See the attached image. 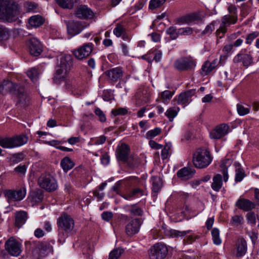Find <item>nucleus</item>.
<instances>
[{
    "label": "nucleus",
    "mask_w": 259,
    "mask_h": 259,
    "mask_svg": "<svg viewBox=\"0 0 259 259\" xmlns=\"http://www.w3.org/2000/svg\"><path fill=\"white\" fill-rule=\"evenodd\" d=\"M72 66V57L70 55H62L60 59L59 68L57 69L53 81L56 83L65 81V87L69 91H72L76 87V80L69 77V73Z\"/></svg>",
    "instance_id": "nucleus-1"
},
{
    "label": "nucleus",
    "mask_w": 259,
    "mask_h": 259,
    "mask_svg": "<svg viewBox=\"0 0 259 259\" xmlns=\"http://www.w3.org/2000/svg\"><path fill=\"white\" fill-rule=\"evenodd\" d=\"M19 14L17 5L9 0H0V19L8 22L16 20Z\"/></svg>",
    "instance_id": "nucleus-2"
},
{
    "label": "nucleus",
    "mask_w": 259,
    "mask_h": 259,
    "mask_svg": "<svg viewBox=\"0 0 259 259\" xmlns=\"http://www.w3.org/2000/svg\"><path fill=\"white\" fill-rule=\"evenodd\" d=\"M212 159L210 152L207 149L198 148L193 154V163L196 168H204L211 163Z\"/></svg>",
    "instance_id": "nucleus-3"
},
{
    "label": "nucleus",
    "mask_w": 259,
    "mask_h": 259,
    "mask_svg": "<svg viewBox=\"0 0 259 259\" xmlns=\"http://www.w3.org/2000/svg\"><path fill=\"white\" fill-rule=\"evenodd\" d=\"M28 137L24 134L17 135L10 138L0 137V146L4 148H14L22 146L26 144Z\"/></svg>",
    "instance_id": "nucleus-4"
},
{
    "label": "nucleus",
    "mask_w": 259,
    "mask_h": 259,
    "mask_svg": "<svg viewBox=\"0 0 259 259\" xmlns=\"http://www.w3.org/2000/svg\"><path fill=\"white\" fill-rule=\"evenodd\" d=\"M196 65V60L190 56L180 58L174 64V67L181 71L193 70Z\"/></svg>",
    "instance_id": "nucleus-5"
},
{
    "label": "nucleus",
    "mask_w": 259,
    "mask_h": 259,
    "mask_svg": "<svg viewBox=\"0 0 259 259\" xmlns=\"http://www.w3.org/2000/svg\"><path fill=\"white\" fill-rule=\"evenodd\" d=\"M38 184L40 187L51 192L55 191L57 187L56 180L49 174H42L38 179Z\"/></svg>",
    "instance_id": "nucleus-6"
},
{
    "label": "nucleus",
    "mask_w": 259,
    "mask_h": 259,
    "mask_svg": "<svg viewBox=\"0 0 259 259\" xmlns=\"http://www.w3.org/2000/svg\"><path fill=\"white\" fill-rule=\"evenodd\" d=\"M237 17L236 15H226L224 16L221 19L220 27L216 31V35L222 38L227 31V27L231 24H234L237 22Z\"/></svg>",
    "instance_id": "nucleus-7"
},
{
    "label": "nucleus",
    "mask_w": 259,
    "mask_h": 259,
    "mask_svg": "<svg viewBox=\"0 0 259 259\" xmlns=\"http://www.w3.org/2000/svg\"><path fill=\"white\" fill-rule=\"evenodd\" d=\"M168 249L165 245L158 243L150 249L149 256L151 259H163L166 257Z\"/></svg>",
    "instance_id": "nucleus-8"
},
{
    "label": "nucleus",
    "mask_w": 259,
    "mask_h": 259,
    "mask_svg": "<svg viewBox=\"0 0 259 259\" xmlns=\"http://www.w3.org/2000/svg\"><path fill=\"white\" fill-rule=\"evenodd\" d=\"M57 225L59 228L66 232H70L74 228V222L70 215L66 213H63L58 219Z\"/></svg>",
    "instance_id": "nucleus-9"
},
{
    "label": "nucleus",
    "mask_w": 259,
    "mask_h": 259,
    "mask_svg": "<svg viewBox=\"0 0 259 259\" xmlns=\"http://www.w3.org/2000/svg\"><path fill=\"white\" fill-rule=\"evenodd\" d=\"M93 46L94 45L91 42L84 44L73 50L72 53L76 59L82 60L90 56L93 51Z\"/></svg>",
    "instance_id": "nucleus-10"
},
{
    "label": "nucleus",
    "mask_w": 259,
    "mask_h": 259,
    "mask_svg": "<svg viewBox=\"0 0 259 259\" xmlns=\"http://www.w3.org/2000/svg\"><path fill=\"white\" fill-rule=\"evenodd\" d=\"M6 250L12 255L17 256L21 252V244L13 237H11L5 243Z\"/></svg>",
    "instance_id": "nucleus-11"
},
{
    "label": "nucleus",
    "mask_w": 259,
    "mask_h": 259,
    "mask_svg": "<svg viewBox=\"0 0 259 259\" xmlns=\"http://www.w3.org/2000/svg\"><path fill=\"white\" fill-rule=\"evenodd\" d=\"M142 221L140 219L131 220L125 227V232L129 236H133L139 232Z\"/></svg>",
    "instance_id": "nucleus-12"
},
{
    "label": "nucleus",
    "mask_w": 259,
    "mask_h": 259,
    "mask_svg": "<svg viewBox=\"0 0 259 259\" xmlns=\"http://www.w3.org/2000/svg\"><path fill=\"white\" fill-rule=\"evenodd\" d=\"M233 62L235 64L242 63L244 67H248L253 64V58L250 54L240 52L233 58Z\"/></svg>",
    "instance_id": "nucleus-13"
},
{
    "label": "nucleus",
    "mask_w": 259,
    "mask_h": 259,
    "mask_svg": "<svg viewBox=\"0 0 259 259\" xmlns=\"http://www.w3.org/2000/svg\"><path fill=\"white\" fill-rule=\"evenodd\" d=\"M27 45L30 53L33 56H37L42 51L40 42L35 37L30 38L27 42Z\"/></svg>",
    "instance_id": "nucleus-14"
},
{
    "label": "nucleus",
    "mask_w": 259,
    "mask_h": 259,
    "mask_svg": "<svg viewBox=\"0 0 259 259\" xmlns=\"http://www.w3.org/2000/svg\"><path fill=\"white\" fill-rule=\"evenodd\" d=\"M193 95V92L188 91L184 92L179 95V96L175 97L172 102H177L179 105H182L183 107L187 106L192 101V97ZM175 103H174V105Z\"/></svg>",
    "instance_id": "nucleus-15"
},
{
    "label": "nucleus",
    "mask_w": 259,
    "mask_h": 259,
    "mask_svg": "<svg viewBox=\"0 0 259 259\" xmlns=\"http://www.w3.org/2000/svg\"><path fill=\"white\" fill-rule=\"evenodd\" d=\"M19 87L11 81L5 80L0 84V93L4 95L9 92L14 94Z\"/></svg>",
    "instance_id": "nucleus-16"
},
{
    "label": "nucleus",
    "mask_w": 259,
    "mask_h": 259,
    "mask_svg": "<svg viewBox=\"0 0 259 259\" xmlns=\"http://www.w3.org/2000/svg\"><path fill=\"white\" fill-rule=\"evenodd\" d=\"M229 126L226 124H222L217 126L212 130L209 136L212 139H219L224 136L228 133Z\"/></svg>",
    "instance_id": "nucleus-17"
},
{
    "label": "nucleus",
    "mask_w": 259,
    "mask_h": 259,
    "mask_svg": "<svg viewBox=\"0 0 259 259\" xmlns=\"http://www.w3.org/2000/svg\"><path fill=\"white\" fill-rule=\"evenodd\" d=\"M26 195V191L24 189H20L18 190H8L6 192L7 196L9 202L20 201L22 200Z\"/></svg>",
    "instance_id": "nucleus-18"
},
{
    "label": "nucleus",
    "mask_w": 259,
    "mask_h": 259,
    "mask_svg": "<svg viewBox=\"0 0 259 259\" xmlns=\"http://www.w3.org/2000/svg\"><path fill=\"white\" fill-rule=\"evenodd\" d=\"M75 15L79 18L90 19L93 17L94 14L87 6H80L76 9Z\"/></svg>",
    "instance_id": "nucleus-19"
},
{
    "label": "nucleus",
    "mask_w": 259,
    "mask_h": 259,
    "mask_svg": "<svg viewBox=\"0 0 259 259\" xmlns=\"http://www.w3.org/2000/svg\"><path fill=\"white\" fill-rule=\"evenodd\" d=\"M45 22L44 18L39 15L30 17L28 19L27 27L28 28H36L41 26Z\"/></svg>",
    "instance_id": "nucleus-20"
},
{
    "label": "nucleus",
    "mask_w": 259,
    "mask_h": 259,
    "mask_svg": "<svg viewBox=\"0 0 259 259\" xmlns=\"http://www.w3.org/2000/svg\"><path fill=\"white\" fill-rule=\"evenodd\" d=\"M236 206L239 209L249 211L255 207V204L250 200L244 198H239L236 202Z\"/></svg>",
    "instance_id": "nucleus-21"
},
{
    "label": "nucleus",
    "mask_w": 259,
    "mask_h": 259,
    "mask_svg": "<svg viewBox=\"0 0 259 259\" xmlns=\"http://www.w3.org/2000/svg\"><path fill=\"white\" fill-rule=\"evenodd\" d=\"M106 74L111 81L116 82L122 77L123 71L121 68L115 67L107 71Z\"/></svg>",
    "instance_id": "nucleus-22"
},
{
    "label": "nucleus",
    "mask_w": 259,
    "mask_h": 259,
    "mask_svg": "<svg viewBox=\"0 0 259 259\" xmlns=\"http://www.w3.org/2000/svg\"><path fill=\"white\" fill-rule=\"evenodd\" d=\"M195 174V170L188 167H185L177 172L178 177L182 180H187L192 178Z\"/></svg>",
    "instance_id": "nucleus-23"
},
{
    "label": "nucleus",
    "mask_w": 259,
    "mask_h": 259,
    "mask_svg": "<svg viewBox=\"0 0 259 259\" xmlns=\"http://www.w3.org/2000/svg\"><path fill=\"white\" fill-rule=\"evenodd\" d=\"M129 151L128 146L124 143H122L116 151L117 158L121 161H125L127 158Z\"/></svg>",
    "instance_id": "nucleus-24"
},
{
    "label": "nucleus",
    "mask_w": 259,
    "mask_h": 259,
    "mask_svg": "<svg viewBox=\"0 0 259 259\" xmlns=\"http://www.w3.org/2000/svg\"><path fill=\"white\" fill-rule=\"evenodd\" d=\"M83 28V26L79 22H71L67 26L68 32L71 35L78 34Z\"/></svg>",
    "instance_id": "nucleus-25"
},
{
    "label": "nucleus",
    "mask_w": 259,
    "mask_h": 259,
    "mask_svg": "<svg viewBox=\"0 0 259 259\" xmlns=\"http://www.w3.org/2000/svg\"><path fill=\"white\" fill-rule=\"evenodd\" d=\"M174 95V92L169 90H165L159 93L156 101L167 105L169 102Z\"/></svg>",
    "instance_id": "nucleus-26"
},
{
    "label": "nucleus",
    "mask_w": 259,
    "mask_h": 259,
    "mask_svg": "<svg viewBox=\"0 0 259 259\" xmlns=\"http://www.w3.org/2000/svg\"><path fill=\"white\" fill-rule=\"evenodd\" d=\"M191 232V230L181 231L175 229H168L165 231V233L169 237L178 238H182Z\"/></svg>",
    "instance_id": "nucleus-27"
},
{
    "label": "nucleus",
    "mask_w": 259,
    "mask_h": 259,
    "mask_svg": "<svg viewBox=\"0 0 259 259\" xmlns=\"http://www.w3.org/2000/svg\"><path fill=\"white\" fill-rule=\"evenodd\" d=\"M14 95L16 96L17 102L20 104H25L28 100L23 87L19 85Z\"/></svg>",
    "instance_id": "nucleus-28"
},
{
    "label": "nucleus",
    "mask_w": 259,
    "mask_h": 259,
    "mask_svg": "<svg viewBox=\"0 0 259 259\" xmlns=\"http://www.w3.org/2000/svg\"><path fill=\"white\" fill-rule=\"evenodd\" d=\"M237 256H242L246 253L247 249V243L244 239H239L236 243Z\"/></svg>",
    "instance_id": "nucleus-29"
},
{
    "label": "nucleus",
    "mask_w": 259,
    "mask_h": 259,
    "mask_svg": "<svg viewBox=\"0 0 259 259\" xmlns=\"http://www.w3.org/2000/svg\"><path fill=\"white\" fill-rule=\"evenodd\" d=\"M27 219V214L26 212L24 211L17 212L15 215L16 226L18 228H20L25 223Z\"/></svg>",
    "instance_id": "nucleus-30"
},
{
    "label": "nucleus",
    "mask_w": 259,
    "mask_h": 259,
    "mask_svg": "<svg viewBox=\"0 0 259 259\" xmlns=\"http://www.w3.org/2000/svg\"><path fill=\"white\" fill-rule=\"evenodd\" d=\"M217 65V61L214 60L212 62L206 61L202 66L201 74L202 75H207L215 68Z\"/></svg>",
    "instance_id": "nucleus-31"
},
{
    "label": "nucleus",
    "mask_w": 259,
    "mask_h": 259,
    "mask_svg": "<svg viewBox=\"0 0 259 259\" xmlns=\"http://www.w3.org/2000/svg\"><path fill=\"white\" fill-rule=\"evenodd\" d=\"M222 177L220 174H217L213 177L211 185V188L215 191H219L222 187Z\"/></svg>",
    "instance_id": "nucleus-32"
},
{
    "label": "nucleus",
    "mask_w": 259,
    "mask_h": 259,
    "mask_svg": "<svg viewBox=\"0 0 259 259\" xmlns=\"http://www.w3.org/2000/svg\"><path fill=\"white\" fill-rule=\"evenodd\" d=\"M61 166L65 172L70 170L74 166V163L68 157H65L62 159L60 162Z\"/></svg>",
    "instance_id": "nucleus-33"
},
{
    "label": "nucleus",
    "mask_w": 259,
    "mask_h": 259,
    "mask_svg": "<svg viewBox=\"0 0 259 259\" xmlns=\"http://www.w3.org/2000/svg\"><path fill=\"white\" fill-rule=\"evenodd\" d=\"M234 165L235 167V181L237 182H241L245 177V172L239 163L235 162Z\"/></svg>",
    "instance_id": "nucleus-34"
},
{
    "label": "nucleus",
    "mask_w": 259,
    "mask_h": 259,
    "mask_svg": "<svg viewBox=\"0 0 259 259\" xmlns=\"http://www.w3.org/2000/svg\"><path fill=\"white\" fill-rule=\"evenodd\" d=\"M196 20L195 15L184 16L178 19L177 23L179 25L190 24Z\"/></svg>",
    "instance_id": "nucleus-35"
},
{
    "label": "nucleus",
    "mask_w": 259,
    "mask_h": 259,
    "mask_svg": "<svg viewBox=\"0 0 259 259\" xmlns=\"http://www.w3.org/2000/svg\"><path fill=\"white\" fill-rule=\"evenodd\" d=\"M179 111L180 108L178 107H170L166 110L165 115L170 121H172L174 118L177 116Z\"/></svg>",
    "instance_id": "nucleus-36"
},
{
    "label": "nucleus",
    "mask_w": 259,
    "mask_h": 259,
    "mask_svg": "<svg viewBox=\"0 0 259 259\" xmlns=\"http://www.w3.org/2000/svg\"><path fill=\"white\" fill-rule=\"evenodd\" d=\"M106 140V137L105 136H101L98 137H93L90 139L89 142V145H100L103 144Z\"/></svg>",
    "instance_id": "nucleus-37"
},
{
    "label": "nucleus",
    "mask_w": 259,
    "mask_h": 259,
    "mask_svg": "<svg viewBox=\"0 0 259 259\" xmlns=\"http://www.w3.org/2000/svg\"><path fill=\"white\" fill-rule=\"evenodd\" d=\"M76 0H57V4L63 8L71 9Z\"/></svg>",
    "instance_id": "nucleus-38"
},
{
    "label": "nucleus",
    "mask_w": 259,
    "mask_h": 259,
    "mask_svg": "<svg viewBox=\"0 0 259 259\" xmlns=\"http://www.w3.org/2000/svg\"><path fill=\"white\" fill-rule=\"evenodd\" d=\"M161 182L159 178L152 177V191L157 194L161 187Z\"/></svg>",
    "instance_id": "nucleus-39"
},
{
    "label": "nucleus",
    "mask_w": 259,
    "mask_h": 259,
    "mask_svg": "<svg viewBox=\"0 0 259 259\" xmlns=\"http://www.w3.org/2000/svg\"><path fill=\"white\" fill-rule=\"evenodd\" d=\"M179 29H177L175 26H170L166 30V33L167 34L169 35L170 37L172 39H175L177 38L180 35Z\"/></svg>",
    "instance_id": "nucleus-40"
},
{
    "label": "nucleus",
    "mask_w": 259,
    "mask_h": 259,
    "mask_svg": "<svg viewBox=\"0 0 259 259\" xmlns=\"http://www.w3.org/2000/svg\"><path fill=\"white\" fill-rule=\"evenodd\" d=\"M211 235L213 242L215 245H220L222 243L221 239L220 237V231L217 228H213L211 231Z\"/></svg>",
    "instance_id": "nucleus-41"
},
{
    "label": "nucleus",
    "mask_w": 259,
    "mask_h": 259,
    "mask_svg": "<svg viewBox=\"0 0 259 259\" xmlns=\"http://www.w3.org/2000/svg\"><path fill=\"white\" fill-rule=\"evenodd\" d=\"M127 210L131 214L134 215L141 216L143 213L142 209L136 205L128 206Z\"/></svg>",
    "instance_id": "nucleus-42"
},
{
    "label": "nucleus",
    "mask_w": 259,
    "mask_h": 259,
    "mask_svg": "<svg viewBox=\"0 0 259 259\" xmlns=\"http://www.w3.org/2000/svg\"><path fill=\"white\" fill-rule=\"evenodd\" d=\"M250 107L248 106H244L241 104L237 105V110L238 114L240 116H244L248 114L250 112Z\"/></svg>",
    "instance_id": "nucleus-43"
},
{
    "label": "nucleus",
    "mask_w": 259,
    "mask_h": 259,
    "mask_svg": "<svg viewBox=\"0 0 259 259\" xmlns=\"http://www.w3.org/2000/svg\"><path fill=\"white\" fill-rule=\"evenodd\" d=\"M113 32L116 36L119 37L125 33V28L122 24L118 23L116 25Z\"/></svg>",
    "instance_id": "nucleus-44"
},
{
    "label": "nucleus",
    "mask_w": 259,
    "mask_h": 259,
    "mask_svg": "<svg viewBox=\"0 0 259 259\" xmlns=\"http://www.w3.org/2000/svg\"><path fill=\"white\" fill-rule=\"evenodd\" d=\"M161 132V130L159 127H156L153 130L149 131L145 134V138L148 139H152L158 135Z\"/></svg>",
    "instance_id": "nucleus-45"
},
{
    "label": "nucleus",
    "mask_w": 259,
    "mask_h": 259,
    "mask_svg": "<svg viewBox=\"0 0 259 259\" xmlns=\"http://www.w3.org/2000/svg\"><path fill=\"white\" fill-rule=\"evenodd\" d=\"M219 21H213L209 25H207L203 30V33L209 34L211 33L218 26Z\"/></svg>",
    "instance_id": "nucleus-46"
},
{
    "label": "nucleus",
    "mask_w": 259,
    "mask_h": 259,
    "mask_svg": "<svg viewBox=\"0 0 259 259\" xmlns=\"http://www.w3.org/2000/svg\"><path fill=\"white\" fill-rule=\"evenodd\" d=\"M10 31L3 25H0V41L7 40L10 37Z\"/></svg>",
    "instance_id": "nucleus-47"
},
{
    "label": "nucleus",
    "mask_w": 259,
    "mask_h": 259,
    "mask_svg": "<svg viewBox=\"0 0 259 259\" xmlns=\"http://www.w3.org/2000/svg\"><path fill=\"white\" fill-rule=\"evenodd\" d=\"M27 76L32 80V81H35L37 80L40 72L38 71L36 68H32L30 70L27 71Z\"/></svg>",
    "instance_id": "nucleus-48"
},
{
    "label": "nucleus",
    "mask_w": 259,
    "mask_h": 259,
    "mask_svg": "<svg viewBox=\"0 0 259 259\" xmlns=\"http://www.w3.org/2000/svg\"><path fill=\"white\" fill-rule=\"evenodd\" d=\"M123 252L122 249L119 248L114 249L109 253V259H118Z\"/></svg>",
    "instance_id": "nucleus-49"
},
{
    "label": "nucleus",
    "mask_w": 259,
    "mask_h": 259,
    "mask_svg": "<svg viewBox=\"0 0 259 259\" xmlns=\"http://www.w3.org/2000/svg\"><path fill=\"white\" fill-rule=\"evenodd\" d=\"M165 0H151L149 3V9L154 10L161 6Z\"/></svg>",
    "instance_id": "nucleus-50"
},
{
    "label": "nucleus",
    "mask_w": 259,
    "mask_h": 259,
    "mask_svg": "<svg viewBox=\"0 0 259 259\" xmlns=\"http://www.w3.org/2000/svg\"><path fill=\"white\" fill-rule=\"evenodd\" d=\"M231 224L235 226L241 225L243 222V218L241 215H235L232 217Z\"/></svg>",
    "instance_id": "nucleus-51"
},
{
    "label": "nucleus",
    "mask_w": 259,
    "mask_h": 259,
    "mask_svg": "<svg viewBox=\"0 0 259 259\" xmlns=\"http://www.w3.org/2000/svg\"><path fill=\"white\" fill-rule=\"evenodd\" d=\"M149 54H153V60L155 62H159L161 60L162 57V52L161 51L157 49H152L149 52Z\"/></svg>",
    "instance_id": "nucleus-52"
},
{
    "label": "nucleus",
    "mask_w": 259,
    "mask_h": 259,
    "mask_svg": "<svg viewBox=\"0 0 259 259\" xmlns=\"http://www.w3.org/2000/svg\"><path fill=\"white\" fill-rule=\"evenodd\" d=\"M259 35V33L257 31L252 32L247 35L246 38V44H251L253 40L256 38Z\"/></svg>",
    "instance_id": "nucleus-53"
},
{
    "label": "nucleus",
    "mask_w": 259,
    "mask_h": 259,
    "mask_svg": "<svg viewBox=\"0 0 259 259\" xmlns=\"http://www.w3.org/2000/svg\"><path fill=\"white\" fill-rule=\"evenodd\" d=\"M95 113L98 116L99 120L101 122H105L106 120V117L104 112L99 108H96Z\"/></svg>",
    "instance_id": "nucleus-54"
},
{
    "label": "nucleus",
    "mask_w": 259,
    "mask_h": 259,
    "mask_svg": "<svg viewBox=\"0 0 259 259\" xmlns=\"http://www.w3.org/2000/svg\"><path fill=\"white\" fill-rule=\"evenodd\" d=\"M180 35H189L193 33V29L192 28L187 27L184 28H179Z\"/></svg>",
    "instance_id": "nucleus-55"
},
{
    "label": "nucleus",
    "mask_w": 259,
    "mask_h": 259,
    "mask_svg": "<svg viewBox=\"0 0 259 259\" xmlns=\"http://www.w3.org/2000/svg\"><path fill=\"white\" fill-rule=\"evenodd\" d=\"M246 218L248 223L254 225L256 222L255 214L253 212H250L247 213Z\"/></svg>",
    "instance_id": "nucleus-56"
},
{
    "label": "nucleus",
    "mask_w": 259,
    "mask_h": 259,
    "mask_svg": "<svg viewBox=\"0 0 259 259\" xmlns=\"http://www.w3.org/2000/svg\"><path fill=\"white\" fill-rule=\"evenodd\" d=\"M170 149V146L168 145H166L162 149L161 154L162 159H165L168 158L169 155V151Z\"/></svg>",
    "instance_id": "nucleus-57"
},
{
    "label": "nucleus",
    "mask_w": 259,
    "mask_h": 259,
    "mask_svg": "<svg viewBox=\"0 0 259 259\" xmlns=\"http://www.w3.org/2000/svg\"><path fill=\"white\" fill-rule=\"evenodd\" d=\"M127 112V110L125 108H119L114 109L112 111V113L115 115H125Z\"/></svg>",
    "instance_id": "nucleus-58"
},
{
    "label": "nucleus",
    "mask_w": 259,
    "mask_h": 259,
    "mask_svg": "<svg viewBox=\"0 0 259 259\" xmlns=\"http://www.w3.org/2000/svg\"><path fill=\"white\" fill-rule=\"evenodd\" d=\"M149 144L151 148L154 149H160L162 147V145L157 143L155 141L151 140L149 142Z\"/></svg>",
    "instance_id": "nucleus-59"
},
{
    "label": "nucleus",
    "mask_w": 259,
    "mask_h": 259,
    "mask_svg": "<svg viewBox=\"0 0 259 259\" xmlns=\"http://www.w3.org/2000/svg\"><path fill=\"white\" fill-rule=\"evenodd\" d=\"M15 171L21 174H24L26 171V167L25 165H20L15 168Z\"/></svg>",
    "instance_id": "nucleus-60"
},
{
    "label": "nucleus",
    "mask_w": 259,
    "mask_h": 259,
    "mask_svg": "<svg viewBox=\"0 0 259 259\" xmlns=\"http://www.w3.org/2000/svg\"><path fill=\"white\" fill-rule=\"evenodd\" d=\"M38 5L35 3H29L27 4V8L29 11H37Z\"/></svg>",
    "instance_id": "nucleus-61"
},
{
    "label": "nucleus",
    "mask_w": 259,
    "mask_h": 259,
    "mask_svg": "<svg viewBox=\"0 0 259 259\" xmlns=\"http://www.w3.org/2000/svg\"><path fill=\"white\" fill-rule=\"evenodd\" d=\"M112 217V213L110 212H104L102 214V219L106 221H109Z\"/></svg>",
    "instance_id": "nucleus-62"
},
{
    "label": "nucleus",
    "mask_w": 259,
    "mask_h": 259,
    "mask_svg": "<svg viewBox=\"0 0 259 259\" xmlns=\"http://www.w3.org/2000/svg\"><path fill=\"white\" fill-rule=\"evenodd\" d=\"M34 236L37 238H40L45 235V233L43 230L40 228H37L34 231Z\"/></svg>",
    "instance_id": "nucleus-63"
},
{
    "label": "nucleus",
    "mask_w": 259,
    "mask_h": 259,
    "mask_svg": "<svg viewBox=\"0 0 259 259\" xmlns=\"http://www.w3.org/2000/svg\"><path fill=\"white\" fill-rule=\"evenodd\" d=\"M228 11L231 14L230 15H236L237 9L235 6L230 5L228 7Z\"/></svg>",
    "instance_id": "nucleus-64"
}]
</instances>
